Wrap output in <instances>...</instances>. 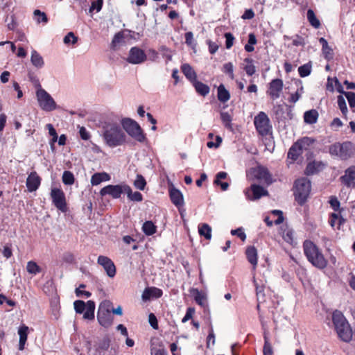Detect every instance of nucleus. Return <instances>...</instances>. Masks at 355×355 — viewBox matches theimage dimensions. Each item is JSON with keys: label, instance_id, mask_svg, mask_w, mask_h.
<instances>
[{"label": "nucleus", "instance_id": "c9c22d12", "mask_svg": "<svg viewBox=\"0 0 355 355\" xmlns=\"http://www.w3.org/2000/svg\"><path fill=\"white\" fill-rule=\"evenodd\" d=\"M199 234L209 240L211 238V227L207 223H202L198 227Z\"/></svg>", "mask_w": 355, "mask_h": 355}, {"label": "nucleus", "instance_id": "c03bdc74", "mask_svg": "<svg viewBox=\"0 0 355 355\" xmlns=\"http://www.w3.org/2000/svg\"><path fill=\"white\" fill-rule=\"evenodd\" d=\"M298 72L301 77L308 76L311 72V65L309 63L303 64L298 68Z\"/></svg>", "mask_w": 355, "mask_h": 355}, {"label": "nucleus", "instance_id": "bf43d9fd", "mask_svg": "<svg viewBox=\"0 0 355 355\" xmlns=\"http://www.w3.org/2000/svg\"><path fill=\"white\" fill-rule=\"evenodd\" d=\"M231 234L233 236H237L239 237L243 241H244L246 239V235L245 232H243L242 228H237L236 230H232L231 231Z\"/></svg>", "mask_w": 355, "mask_h": 355}, {"label": "nucleus", "instance_id": "f8f14e48", "mask_svg": "<svg viewBox=\"0 0 355 355\" xmlns=\"http://www.w3.org/2000/svg\"><path fill=\"white\" fill-rule=\"evenodd\" d=\"M254 123L257 132L261 135L264 136L269 133L271 126L270 125V120L266 114L261 112L254 117Z\"/></svg>", "mask_w": 355, "mask_h": 355}, {"label": "nucleus", "instance_id": "423d86ee", "mask_svg": "<svg viewBox=\"0 0 355 355\" xmlns=\"http://www.w3.org/2000/svg\"><path fill=\"white\" fill-rule=\"evenodd\" d=\"M112 303L109 300L103 301L98 309L97 320L98 323L105 328L110 327L113 322V316L111 314Z\"/></svg>", "mask_w": 355, "mask_h": 355}, {"label": "nucleus", "instance_id": "58836bf2", "mask_svg": "<svg viewBox=\"0 0 355 355\" xmlns=\"http://www.w3.org/2000/svg\"><path fill=\"white\" fill-rule=\"evenodd\" d=\"M109 340H105L98 349L97 355H114L116 353L114 350L113 352H112V349L110 351L107 350L109 348Z\"/></svg>", "mask_w": 355, "mask_h": 355}, {"label": "nucleus", "instance_id": "dca6fc26", "mask_svg": "<svg viewBox=\"0 0 355 355\" xmlns=\"http://www.w3.org/2000/svg\"><path fill=\"white\" fill-rule=\"evenodd\" d=\"M244 193L247 199L250 200H255L259 199L262 196L268 195V191L263 187L257 185L252 184L250 188L246 189Z\"/></svg>", "mask_w": 355, "mask_h": 355}, {"label": "nucleus", "instance_id": "9b49d317", "mask_svg": "<svg viewBox=\"0 0 355 355\" xmlns=\"http://www.w3.org/2000/svg\"><path fill=\"white\" fill-rule=\"evenodd\" d=\"M132 37L131 31L128 29L116 33L111 42L110 49L114 51L120 50Z\"/></svg>", "mask_w": 355, "mask_h": 355}, {"label": "nucleus", "instance_id": "412c9836", "mask_svg": "<svg viewBox=\"0 0 355 355\" xmlns=\"http://www.w3.org/2000/svg\"><path fill=\"white\" fill-rule=\"evenodd\" d=\"M169 195L171 202L177 207H180L184 205L183 195L181 191L175 187L169 189Z\"/></svg>", "mask_w": 355, "mask_h": 355}, {"label": "nucleus", "instance_id": "2eb2a0df", "mask_svg": "<svg viewBox=\"0 0 355 355\" xmlns=\"http://www.w3.org/2000/svg\"><path fill=\"white\" fill-rule=\"evenodd\" d=\"M126 184L107 185L100 191V195L105 196L109 195L113 198H119L123 193H125Z\"/></svg>", "mask_w": 355, "mask_h": 355}, {"label": "nucleus", "instance_id": "6e6552de", "mask_svg": "<svg viewBox=\"0 0 355 355\" xmlns=\"http://www.w3.org/2000/svg\"><path fill=\"white\" fill-rule=\"evenodd\" d=\"M36 97L39 106L45 112H51L59 107L52 96L42 87L37 89Z\"/></svg>", "mask_w": 355, "mask_h": 355}, {"label": "nucleus", "instance_id": "37998d69", "mask_svg": "<svg viewBox=\"0 0 355 355\" xmlns=\"http://www.w3.org/2000/svg\"><path fill=\"white\" fill-rule=\"evenodd\" d=\"M62 179L63 183L66 185H71L74 182L73 174L69 171H65L63 173Z\"/></svg>", "mask_w": 355, "mask_h": 355}, {"label": "nucleus", "instance_id": "8fccbe9b", "mask_svg": "<svg viewBox=\"0 0 355 355\" xmlns=\"http://www.w3.org/2000/svg\"><path fill=\"white\" fill-rule=\"evenodd\" d=\"M33 17L37 22H46L48 20L46 14L40 10H35L33 12Z\"/></svg>", "mask_w": 355, "mask_h": 355}, {"label": "nucleus", "instance_id": "393cba45", "mask_svg": "<svg viewBox=\"0 0 355 355\" xmlns=\"http://www.w3.org/2000/svg\"><path fill=\"white\" fill-rule=\"evenodd\" d=\"M31 62L32 64L37 69H41L44 66V61L43 58L35 49H33L31 51Z\"/></svg>", "mask_w": 355, "mask_h": 355}, {"label": "nucleus", "instance_id": "a18cd8bd", "mask_svg": "<svg viewBox=\"0 0 355 355\" xmlns=\"http://www.w3.org/2000/svg\"><path fill=\"white\" fill-rule=\"evenodd\" d=\"M146 184V180L141 175H137L136 179L134 182L135 187L139 189L144 190Z\"/></svg>", "mask_w": 355, "mask_h": 355}, {"label": "nucleus", "instance_id": "de8ad7c7", "mask_svg": "<svg viewBox=\"0 0 355 355\" xmlns=\"http://www.w3.org/2000/svg\"><path fill=\"white\" fill-rule=\"evenodd\" d=\"M263 338H264L263 354L264 355H272V346L269 342V339H268L267 334L266 332H264Z\"/></svg>", "mask_w": 355, "mask_h": 355}, {"label": "nucleus", "instance_id": "e2e57ef3", "mask_svg": "<svg viewBox=\"0 0 355 355\" xmlns=\"http://www.w3.org/2000/svg\"><path fill=\"white\" fill-rule=\"evenodd\" d=\"M149 288V291L151 294V297H155V298H159L160 297L163 293H162V291L158 288H156V287H150V288Z\"/></svg>", "mask_w": 355, "mask_h": 355}, {"label": "nucleus", "instance_id": "f257e3e1", "mask_svg": "<svg viewBox=\"0 0 355 355\" xmlns=\"http://www.w3.org/2000/svg\"><path fill=\"white\" fill-rule=\"evenodd\" d=\"M121 124V120L115 116L107 118L102 123L101 135L104 142L109 147L114 148L125 143L126 135Z\"/></svg>", "mask_w": 355, "mask_h": 355}, {"label": "nucleus", "instance_id": "4468645a", "mask_svg": "<svg viewBox=\"0 0 355 355\" xmlns=\"http://www.w3.org/2000/svg\"><path fill=\"white\" fill-rule=\"evenodd\" d=\"M147 60L145 52L136 46L132 47L128 53L126 61L132 64H140Z\"/></svg>", "mask_w": 355, "mask_h": 355}, {"label": "nucleus", "instance_id": "5fc2aeb1", "mask_svg": "<svg viewBox=\"0 0 355 355\" xmlns=\"http://www.w3.org/2000/svg\"><path fill=\"white\" fill-rule=\"evenodd\" d=\"M284 239L288 243H293L294 241V231L293 230L288 229L283 233Z\"/></svg>", "mask_w": 355, "mask_h": 355}, {"label": "nucleus", "instance_id": "20e7f679", "mask_svg": "<svg viewBox=\"0 0 355 355\" xmlns=\"http://www.w3.org/2000/svg\"><path fill=\"white\" fill-rule=\"evenodd\" d=\"M332 321L339 338L349 343L352 338V331L343 314L339 311H335L332 314Z\"/></svg>", "mask_w": 355, "mask_h": 355}, {"label": "nucleus", "instance_id": "0eeeda50", "mask_svg": "<svg viewBox=\"0 0 355 355\" xmlns=\"http://www.w3.org/2000/svg\"><path fill=\"white\" fill-rule=\"evenodd\" d=\"M311 187V182L306 178H302L295 181L294 194L299 204L302 205L306 200Z\"/></svg>", "mask_w": 355, "mask_h": 355}, {"label": "nucleus", "instance_id": "cd10ccee", "mask_svg": "<svg viewBox=\"0 0 355 355\" xmlns=\"http://www.w3.org/2000/svg\"><path fill=\"white\" fill-rule=\"evenodd\" d=\"M110 180L109 174L103 173H96L91 178V184L92 185H98L103 182L108 181Z\"/></svg>", "mask_w": 355, "mask_h": 355}, {"label": "nucleus", "instance_id": "1a4fd4ad", "mask_svg": "<svg viewBox=\"0 0 355 355\" xmlns=\"http://www.w3.org/2000/svg\"><path fill=\"white\" fill-rule=\"evenodd\" d=\"M354 147L349 141L336 143L329 147V153L336 156L343 160H346L353 154Z\"/></svg>", "mask_w": 355, "mask_h": 355}, {"label": "nucleus", "instance_id": "3c124183", "mask_svg": "<svg viewBox=\"0 0 355 355\" xmlns=\"http://www.w3.org/2000/svg\"><path fill=\"white\" fill-rule=\"evenodd\" d=\"M304 93V87L301 85L299 88H297V91L292 94L291 96V98L289 99V101L295 103L301 97L302 94Z\"/></svg>", "mask_w": 355, "mask_h": 355}, {"label": "nucleus", "instance_id": "603ef678", "mask_svg": "<svg viewBox=\"0 0 355 355\" xmlns=\"http://www.w3.org/2000/svg\"><path fill=\"white\" fill-rule=\"evenodd\" d=\"M78 38L73 32H69L64 36L63 42L67 45L74 44L77 42Z\"/></svg>", "mask_w": 355, "mask_h": 355}, {"label": "nucleus", "instance_id": "bb28decb", "mask_svg": "<svg viewBox=\"0 0 355 355\" xmlns=\"http://www.w3.org/2000/svg\"><path fill=\"white\" fill-rule=\"evenodd\" d=\"M181 69L186 78L191 82L193 83L196 80V73L190 64H183L181 67Z\"/></svg>", "mask_w": 355, "mask_h": 355}, {"label": "nucleus", "instance_id": "338daca9", "mask_svg": "<svg viewBox=\"0 0 355 355\" xmlns=\"http://www.w3.org/2000/svg\"><path fill=\"white\" fill-rule=\"evenodd\" d=\"M225 37L226 39V41H225L226 48L230 49L233 45V41H234V38L233 35L230 33H225Z\"/></svg>", "mask_w": 355, "mask_h": 355}, {"label": "nucleus", "instance_id": "aec40b11", "mask_svg": "<svg viewBox=\"0 0 355 355\" xmlns=\"http://www.w3.org/2000/svg\"><path fill=\"white\" fill-rule=\"evenodd\" d=\"M41 179L35 171L31 172L26 180V187L30 192L36 191L40 185Z\"/></svg>", "mask_w": 355, "mask_h": 355}, {"label": "nucleus", "instance_id": "c756f323", "mask_svg": "<svg viewBox=\"0 0 355 355\" xmlns=\"http://www.w3.org/2000/svg\"><path fill=\"white\" fill-rule=\"evenodd\" d=\"M192 83H193V85L195 87L196 92L199 94H200L203 96H205L209 94L210 89L208 85H207L197 80H196Z\"/></svg>", "mask_w": 355, "mask_h": 355}, {"label": "nucleus", "instance_id": "0e129e2a", "mask_svg": "<svg viewBox=\"0 0 355 355\" xmlns=\"http://www.w3.org/2000/svg\"><path fill=\"white\" fill-rule=\"evenodd\" d=\"M222 142V138L220 136H216V142L208 141L207 146L209 148H217L220 146Z\"/></svg>", "mask_w": 355, "mask_h": 355}, {"label": "nucleus", "instance_id": "774afa93", "mask_svg": "<svg viewBox=\"0 0 355 355\" xmlns=\"http://www.w3.org/2000/svg\"><path fill=\"white\" fill-rule=\"evenodd\" d=\"M331 127L334 130H338L343 125V122L339 118H335L331 123Z\"/></svg>", "mask_w": 355, "mask_h": 355}, {"label": "nucleus", "instance_id": "a211bd4d", "mask_svg": "<svg viewBox=\"0 0 355 355\" xmlns=\"http://www.w3.org/2000/svg\"><path fill=\"white\" fill-rule=\"evenodd\" d=\"M97 262L101 265L110 277H114L116 275V267L114 262L107 257L101 255L98 257Z\"/></svg>", "mask_w": 355, "mask_h": 355}, {"label": "nucleus", "instance_id": "79ce46f5", "mask_svg": "<svg viewBox=\"0 0 355 355\" xmlns=\"http://www.w3.org/2000/svg\"><path fill=\"white\" fill-rule=\"evenodd\" d=\"M220 119H221L222 122L224 124L225 128H227L230 130L232 129V123H231L232 116L228 112H221L220 113Z\"/></svg>", "mask_w": 355, "mask_h": 355}, {"label": "nucleus", "instance_id": "7c9ffc66", "mask_svg": "<svg viewBox=\"0 0 355 355\" xmlns=\"http://www.w3.org/2000/svg\"><path fill=\"white\" fill-rule=\"evenodd\" d=\"M318 113L315 110H311L305 112L304 114V122L309 124H313L317 122Z\"/></svg>", "mask_w": 355, "mask_h": 355}, {"label": "nucleus", "instance_id": "4c0bfd02", "mask_svg": "<svg viewBox=\"0 0 355 355\" xmlns=\"http://www.w3.org/2000/svg\"><path fill=\"white\" fill-rule=\"evenodd\" d=\"M27 272L32 275H36L41 272V268L33 261H29L26 265Z\"/></svg>", "mask_w": 355, "mask_h": 355}, {"label": "nucleus", "instance_id": "f03ea898", "mask_svg": "<svg viewBox=\"0 0 355 355\" xmlns=\"http://www.w3.org/2000/svg\"><path fill=\"white\" fill-rule=\"evenodd\" d=\"M303 249L307 259L313 266L320 269H323L327 266V260L313 242L305 241L303 243Z\"/></svg>", "mask_w": 355, "mask_h": 355}, {"label": "nucleus", "instance_id": "4d7b16f0", "mask_svg": "<svg viewBox=\"0 0 355 355\" xmlns=\"http://www.w3.org/2000/svg\"><path fill=\"white\" fill-rule=\"evenodd\" d=\"M271 214L274 216H277V219L274 220L275 225H279L284 221V216L282 211L272 210Z\"/></svg>", "mask_w": 355, "mask_h": 355}, {"label": "nucleus", "instance_id": "c85d7f7f", "mask_svg": "<svg viewBox=\"0 0 355 355\" xmlns=\"http://www.w3.org/2000/svg\"><path fill=\"white\" fill-rule=\"evenodd\" d=\"M95 303L92 300L87 302V306L83 312V318L85 320L94 319Z\"/></svg>", "mask_w": 355, "mask_h": 355}, {"label": "nucleus", "instance_id": "6e6d98bb", "mask_svg": "<svg viewBox=\"0 0 355 355\" xmlns=\"http://www.w3.org/2000/svg\"><path fill=\"white\" fill-rule=\"evenodd\" d=\"M185 43L192 49H195L196 44L194 41L192 32L189 31L185 33Z\"/></svg>", "mask_w": 355, "mask_h": 355}, {"label": "nucleus", "instance_id": "9d476101", "mask_svg": "<svg viewBox=\"0 0 355 355\" xmlns=\"http://www.w3.org/2000/svg\"><path fill=\"white\" fill-rule=\"evenodd\" d=\"M314 140L309 137H304L303 139L295 143L289 149L288 153V158L292 160H296L298 157L302 155L303 150L313 143Z\"/></svg>", "mask_w": 355, "mask_h": 355}, {"label": "nucleus", "instance_id": "7ed1b4c3", "mask_svg": "<svg viewBox=\"0 0 355 355\" xmlns=\"http://www.w3.org/2000/svg\"><path fill=\"white\" fill-rule=\"evenodd\" d=\"M332 321L339 338L349 343L352 338V331L343 314L339 311H335L332 314Z\"/></svg>", "mask_w": 355, "mask_h": 355}, {"label": "nucleus", "instance_id": "ddd939ff", "mask_svg": "<svg viewBox=\"0 0 355 355\" xmlns=\"http://www.w3.org/2000/svg\"><path fill=\"white\" fill-rule=\"evenodd\" d=\"M51 197L55 207L63 213L67 211V205L64 193L58 188H53L51 191Z\"/></svg>", "mask_w": 355, "mask_h": 355}, {"label": "nucleus", "instance_id": "052dcab7", "mask_svg": "<svg viewBox=\"0 0 355 355\" xmlns=\"http://www.w3.org/2000/svg\"><path fill=\"white\" fill-rule=\"evenodd\" d=\"M159 51L162 53V56L167 59L168 61L171 60L172 54L171 51L166 47L165 46H162L159 48Z\"/></svg>", "mask_w": 355, "mask_h": 355}, {"label": "nucleus", "instance_id": "473e14b6", "mask_svg": "<svg viewBox=\"0 0 355 355\" xmlns=\"http://www.w3.org/2000/svg\"><path fill=\"white\" fill-rule=\"evenodd\" d=\"M246 256L248 261L255 267L257 264V252L256 248L253 246L248 248Z\"/></svg>", "mask_w": 355, "mask_h": 355}, {"label": "nucleus", "instance_id": "5701e85b", "mask_svg": "<svg viewBox=\"0 0 355 355\" xmlns=\"http://www.w3.org/2000/svg\"><path fill=\"white\" fill-rule=\"evenodd\" d=\"M319 42L322 45V53L324 58L327 61L331 60L334 55L332 48L329 46L327 41L324 37H320Z\"/></svg>", "mask_w": 355, "mask_h": 355}, {"label": "nucleus", "instance_id": "49530a36", "mask_svg": "<svg viewBox=\"0 0 355 355\" xmlns=\"http://www.w3.org/2000/svg\"><path fill=\"white\" fill-rule=\"evenodd\" d=\"M223 71L227 74L228 76L232 79H234V65L232 62H227L223 66Z\"/></svg>", "mask_w": 355, "mask_h": 355}, {"label": "nucleus", "instance_id": "f3484780", "mask_svg": "<svg viewBox=\"0 0 355 355\" xmlns=\"http://www.w3.org/2000/svg\"><path fill=\"white\" fill-rule=\"evenodd\" d=\"M283 87L284 83L282 79H273L269 83L267 94L270 97V98L272 100H276L280 97Z\"/></svg>", "mask_w": 355, "mask_h": 355}, {"label": "nucleus", "instance_id": "2f4dec72", "mask_svg": "<svg viewBox=\"0 0 355 355\" xmlns=\"http://www.w3.org/2000/svg\"><path fill=\"white\" fill-rule=\"evenodd\" d=\"M218 99L221 103H226L230 98V92L225 89L223 85H220L218 87Z\"/></svg>", "mask_w": 355, "mask_h": 355}, {"label": "nucleus", "instance_id": "6ab92c4d", "mask_svg": "<svg viewBox=\"0 0 355 355\" xmlns=\"http://www.w3.org/2000/svg\"><path fill=\"white\" fill-rule=\"evenodd\" d=\"M341 182L347 187H355V166L347 168L340 177Z\"/></svg>", "mask_w": 355, "mask_h": 355}, {"label": "nucleus", "instance_id": "f704fd0d", "mask_svg": "<svg viewBox=\"0 0 355 355\" xmlns=\"http://www.w3.org/2000/svg\"><path fill=\"white\" fill-rule=\"evenodd\" d=\"M244 62L246 63V64H244L243 68L246 72L247 75L251 76L256 72V67L254 65V61L250 58H246L244 59Z\"/></svg>", "mask_w": 355, "mask_h": 355}, {"label": "nucleus", "instance_id": "864d4df0", "mask_svg": "<svg viewBox=\"0 0 355 355\" xmlns=\"http://www.w3.org/2000/svg\"><path fill=\"white\" fill-rule=\"evenodd\" d=\"M195 300L196 303H198L201 306H205L206 305L207 302L205 296L203 293L198 290H196Z\"/></svg>", "mask_w": 355, "mask_h": 355}, {"label": "nucleus", "instance_id": "b1692460", "mask_svg": "<svg viewBox=\"0 0 355 355\" xmlns=\"http://www.w3.org/2000/svg\"><path fill=\"white\" fill-rule=\"evenodd\" d=\"M255 176L257 179L263 180L268 184L272 182L270 175L268 169L265 167H257V168L255 170Z\"/></svg>", "mask_w": 355, "mask_h": 355}, {"label": "nucleus", "instance_id": "39448f33", "mask_svg": "<svg viewBox=\"0 0 355 355\" xmlns=\"http://www.w3.org/2000/svg\"><path fill=\"white\" fill-rule=\"evenodd\" d=\"M121 123L124 130L132 139L138 142L143 143L146 140V135L140 125L130 118H124L121 120Z\"/></svg>", "mask_w": 355, "mask_h": 355}, {"label": "nucleus", "instance_id": "69168bd1", "mask_svg": "<svg viewBox=\"0 0 355 355\" xmlns=\"http://www.w3.org/2000/svg\"><path fill=\"white\" fill-rule=\"evenodd\" d=\"M85 286L84 284H81L79 288L76 289V295L77 297H81L85 295L86 297H89L91 296V293L89 291H81V288H85Z\"/></svg>", "mask_w": 355, "mask_h": 355}, {"label": "nucleus", "instance_id": "72a5a7b5", "mask_svg": "<svg viewBox=\"0 0 355 355\" xmlns=\"http://www.w3.org/2000/svg\"><path fill=\"white\" fill-rule=\"evenodd\" d=\"M125 193L128 198L135 202H141L143 200L142 194L139 191L132 192V189L126 184Z\"/></svg>", "mask_w": 355, "mask_h": 355}, {"label": "nucleus", "instance_id": "680f3d73", "mask_svg": "<svg viewBox=\"0 0 355 355\" xmlns=\"http://www.w3.org/2000/svg\"><path fill=\"white\" fill-rule=\"evenodd\" d=\"M102 5L103 0H96L92 3L89 11L92 12L94 10H96V12H98L101 9Z\"/></svg>", "mask_w": 355, "mask_h": 355}, {"label": "nucleus", "instance_id": "ea45409f", "mask_svg": "<svg viewBox=\"0 0 355 355\" xmlns=\"http://www.w3.org/2000/svg\"><path fill=\"white\" fill-rule=\"evenodd\" d=\"M337 103L339 109L340 110L342 114L346 116L348 112L347 104L345 98L342 95H339L337 97Z\"/></svg>", "mask_w": 355, "mask_h": 355}, {"label": "nucleus", "instance_id": "4be33fe9", "mask_svg": "<svg viewBox=\"0 0 355 355\" xmlns=\"http://www.w3.org/2000/svg\"><path fill=\"white\" fill-rule=\"evenodd\" d=\"M342 212H334L329 214V223L332 228L340 229V226L345 223V220L343 217Z\"/></svg>", "mask_w": 355, "mask_h": 355}, {"label": "nucleus", "instance_id": "a878e982", "mask_svg": "<svg viewBox=\"0 0 355 355\" xmlns=\"http://www.w3.org/2000/svg\"><path fill=\"white\" fill-rule=\"evenodd\" d=\"M28 327L26 325H22L19 327L18 329V334L19 336V349L23 350L24 349V345L27 340Z\"/></svg>", "mask_w": 355, "mask_h": 355}, {"label": "nucleus", "instance_id": "09e8293b", "mask_svg": "<svg viewBox=\"0 0 355 355\" xmlns=\"http://www.w3.org/2000/svg\"><path fill=\"white\" fill-rule=\"evenodd\" d=\"M74 309L76 313L82 314L85 311L87 306V302L85 303L82 300H76L73 302Z\"/></svg>", "mask_w": 355, "mask_h": 355}, {"label": "nucleus", "instance_id": "e433bc0d", "mask_svg": "<svg viewBox=\"0 0 355 355\" xmlns=\"http://www.w3.org/2000/svg\"><path fill=\"white\" fill-rule=\"evenodd\" d=\"M157 227L152 221H146L142 226V230L146 235L151 236L156 232Z\"/></svg>", "mask_w": 355, "mask_h": 355}, {"label": "nucleus", "instance_id": "13d9d810", "mask_svg": "<svg viewBox=\"0 0 355 355\" xmlns=\"http://www.w3.org/2000/svg\"><path fill=\"white\" fill-rule=\"evenodd\" d=\"M344 95L347 98L350 107H355V93L347 92H344Z\"/></svg>", "mask_w": 355, "mask_h": 355}, {"label": "nucleus", "instance_id": "a19ab883", "mask_svg": "<svg viewBox=\"0 0 355 355\" xmlns=\"http://www.w3.org/2000/svg\"><path fill=\"white\" fill-rule=\"evenodd\" d=\"M329 203L335 212H342L343 211V209L340 208V202L337 197L333 196H331Z\"/></svg>", "mask_w": 355, "mask_h": 355}]
</instances>
